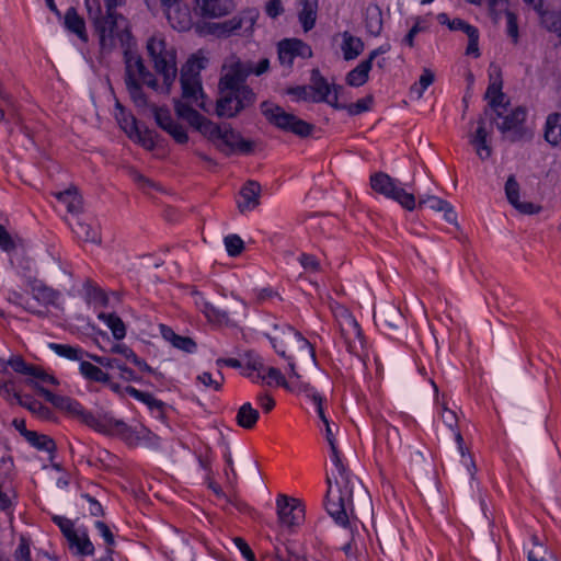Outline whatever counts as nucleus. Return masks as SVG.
<instances>
[{
	"mask_svg": "<svg viewBox=\"0 0 561 561\" xmlns=\"http://www.w3.org/2000/svg\"><path fill=\"white\" fill-rule=\"evenodd\" d=\"M179 116L188 125L210 140L215 147L226 156L234 153L249 154L254 149V142L245 139L228 124H218L213 117L232 118L239 114L241 107H178Z\"/></svg>",
	"mask_w": 561,
	"mask_h": 561,
	"instance_id": "nucleus-2",
	"label": "nucleus"
},
{
	"mask_svg": "<svg viewBox=\"0 0 561 561\" xmlns=\"http://www.w3.org/2000/svg\"><path fill=\"white\" fill-rule=\"evenodd\" d=\"M196 12L209 19H217L230 14L236 4L232 0H194Z\"/></svg>",
	"mask_w": 561,
	"mask_h": 561,
	"instance_id": "nucleus-21",
	"label": "nucleus"
},
{
	"mask_svg": "<svg viewBox=\"0 0 561 561\" xmlns=\"http://www.w3.org/2000/svg\"><path fill=\"white\" fill-rule=\"evenodd\" d=\"M266 335L277 355L287 362L291 379H300L297 364L308 368L317 365L311 343L295 328L275 324Z\"/></svg>",
	"mask_w": 561,
	"mask_h": 561,
	"instance_id": "nucleus-6",
	"label": "nucleus"
},
{
	"mask_svg": "<svg viewBox=\"0 0 561 561\" xmlns=\"http://www.w3.org/2000/svg\"><path fill=\"white\" fill-rule=\"evenodd\" d=\"M312 56V50L309 45L297 38L283 39L278 44V59L279 62L290 68L296 57L309 58Z\"/></svg>",
	"mask_w": 561,
	"mask_h": 561,
	"instance_id": "nucleus-20",
	"label": "nucleus"
},
{
	"mask_svg": "<svg viewBox=\"0 0 561 561\" xmlns=\"http://www.w3.org/2000/svg\"><path fill=\"white\" fill-rule=\"evenodd\" d=\"M505 194L510 204L520 214L534 215L541 210V206L539 205L531 202L519 201V184L514 175H510L505 183Z\"/></svg>",
	"mask_w": 561,
	"mask_h": 561,
	"instance_id": "nucleus-22",
	"label": "nucleus"
},
{
	"mask_svg": "<svg viewBox=\"0 0 561 561\" xmlns=\"http://www.w3.org/2000/svg\"><path fill=\"white\" fill-rule=\"evenodd\" d=\"M83 423L91 428L107 435H118L128 440L131 436L129 426L122 420L115 419L110 413L94 415L83 414Z\"/></svg>",
	"mask_w": 561,
	"mask_h": 561,
	"instance_id": "nucleus-16",
	"label": "nucleus"
},
{
	"mask_svg": "<svg viewBox=\"0 0 561 561\" xmlns=\"http://www.w3.org/2000/svg\"><path fill=\"white\" fill-rule=\"evenodd\" d=\"M174 108L175 112L173 114L170 107H153V116L158 126L167 131L176 142L186 144L188 136L176 121V118H181L178 114L179 108ZM182 119L184 118L182 117Z\"/></svg>",
	"mask_w": 561,
	"mask_h": 561,
	"instance_id": "nucleus-17",
	"label": "nucleus"
},
{
	"mask_svg": "<svg viewBox=\"0 0 561 561\" xmlns=\"http://www.w3.org/2000/svg\"><path fill=\"white\" fill-rule=\"evenodd\" d=\"M206 59L193 55L182 66L180 72L181 102L176 105H205V92L202 85L201 71Z\"/></svg>",
	"mask_w": 561,
	"mask_h": 561,
	"instance_id": "nucleus-9",
	"label": "nucleus"
},
{
	"mask_svg": "<svg viewBox=\"0 0 561 561\" xmlns=\"http://www.w3.org/2000/svg\"><path fill=\"white\" fill-rule=\"evenodd\" d=\"M131 35L125 38L124 42L119 41L124 49L125 61V84L126 89L135 103L144 100L142 85L159 92L161 85L158 83L157 78L150 72L144 64L141 56L131 47Z\"/></svg>",
	"mask_w": 561,
	"mask_h": 561,
	"instance_id": "nucleus-7",
	"label": "nucleus"
},
{
	"mask_svg": "<svg viewBox=\"0 0 561 561\" xmlns=\"http://www.w3.org/2000/svg\"><path fill=\"white\" fill-rule=\"evenodd\" d=\"M114 116L129 139L147 150H152L156 147L153 133L147 128H141L136 117L127 111V107H116Z\"/></svg>",
	"mask_w": 561,
	"mask_h": 561,
	"instance_id": "nucleus-13",
	"label": "nucleus"
},
{
	"mask_svg": "<svg viewBox=\"0 0 561 561\" xmlns=\"http://www.w3.org/2000/svg\"><path fill=\"white\" fill-rule=\"evenodd\" d=\"M31 294L34 300H36L42 306H58V301L60 298V293L48 287L43 282L34 279L30 282Z\"/></svg>",
	"mask_w": 561,
	"mask_h": 561,
	"instance_id": "nucleus-26",
	"label": "nucleus"
},
{
	"mask_svg": "<svg viewBox=\"0 0 561 561\" xmlns=\"http://www.w3.org/2000/svg\"><path fill=\"white\" fill-rule=\"evenodd\" d=\"M89 16L94 21L102 54L111 53L117 38L124 42L129 38L125 18L116 9L125 4V0H84Z\"/></svg>",
	"mask_w": 561,
	"mask_h": 561,
	"instance_id": "nucleus-5",
	"label": "nucleus"
},
{
	"mask_svg": "<svg viewBox=\"0 0 561 561\" xmlns=\"http://www.w3.org/2000/svg\"><path fill=\"white\" fill-rule=\"evenodd\" d=\"M365 27L373 36L380 35L382 31V12L379 5L369 3L365 9Z\"/></svg>",
	"mask_w": 561,
	"mask_h": 561,
	"instance_id": "nucleus-35",
	"label": "nucleus"
},
{
	"mask_svg": "<svg viewBox=\"0 0 561 561\" xmlns=\"http://www.w3.org/2000/svg\"><path fill=\"white\" fill-rule=\"evenodd\" d=\"M27 377H30V379L27 380V382L30 385H32L34 388H36V390L39 392V388H42L38 383L42 382V383H48V385H57L58 381L57 379L48 374L45 369H43L42 367L39 366H36V365H33Z\"/></svg>",
	"mask_w": 561,
	"mask_h": 561,
	"instance_id": "nucleus-47",
	"label": "nucleus"
},
{
	"mask_svg": "<svg viewBox=\"0 0 561 561\" xmlns=\"http://www.w3.org/2000/svg\"><path fill=\"white\" fill-rule=\"evenodd\" d=\"M55 197L62 203L69 213H78L82 207V198L78 194L77 188L70 187L62 192L54 194Z\"/></svg>",
	"mask_w": 561,
	"mask_h": 561,
	"instance_id": "nucleus-43",
	"label": "nucleus"
},
{
	"mask_svg": "<svg viewBox=\"0 0 561 561\" xmlns=\"http://www.w3.org/2000/svg\"><path fill=\"white\" fill-rule=\"evenodd\" d=\"M197 380L203 383L207 388H213L214 390H220L222 383H224V375L220 370H217L216 374L210 373H202L197 376Z\"/></svg>",
	"mask_w": 561,
	"mask_h": 561,
	"instance_id": "nucleus-52",
	"label": "nucleus"
},
{
	"mask_svg": "<svg viewBox=\"0 0 561 561\" xmlns=\"http://www.w3.org/2000/svg\"><path fill=\"white\" fill-rule=\"evenodd\" d=\"M263 374L265 375V379H268V385L275 382L277 386H282L289 391H300L305 385L304 382L300 381V379H295L289 382L286 381L280 370L275 367H265V371Z\"/></svg>",
	"mask_w": 561,
	"mask_h": 561,
	"instance_id": "nucleus-38",
	"label": "nucleus"
},
{
	"mask_svg": "<svg viewBox=\"0 0 561 561\" xmlns=\"http://www.w3.org/2000/svg\"><path fill=\"white\" fill-rule=\"evenodd\" d=\"M226 250L230 256L239 255L244 249V242L238 234H229L224 240Z\"/></svg>",
	"mask_w": 561,
	"mask_h": 561,
	"instance_id": "nucleus-53",
	"label": "nucleus"
},
{
	"mask_svg": "<svg viewBox=\"0 0 561 561\" xmlns=\"http://www.w3.org/2000/svg\"><path fill=\"white\" fill-rule=\"evenodd\" d=\"M468 46H467V49H466V54L467 55H472L474 57H479L480 56V50H479V31H474L472 32L471 34L468 35Z\"/></svg>",
	"mask_w": 561,
	"mask_h": 561,
	"instance_id": "nucleus-62",
	"label": "nucleus"
},
{
	"mask_svg": "<svg viewBox=\"0 0 561 561\" xmlns=\"http://www.w3.org/2000/svg\"><path fill=\"white\" fill-rule=\"evenodd\" d=\"M23 300H24L23 295L18 293V291H15V290L10 291L9 295H8V301L9 302L18 305V306H23L25 310H27L28 312H32L34 314H37V316H43L44 314L43 311L34 309L31 304L23 305Z\"/></svg>",
	"mask_w": 561,
	"mask_h": 561,
	"instance_id": "nucleus-58",
	"label": "nucleus"
},
{
	"mask_svg": "<svg viewBox=\"0 0 561 561\" xmlns=\"http://www.w3.org/2000/svg\"><path fill=\"white\" fill-rule=\"evenodd\" d=\"M263 115L275 127L302 138L310 136L314 130L312 124L285 112L284 107H264Z\"/></svg>",
	"mask_w": 561,
	"mask_h": 561,
	"instance_id": "nucleus-12",
	"label": "nucleus"
},
{
	"mask_svg": "<svg viewBox=\"0 0 561 561\" xmlns=\"http://www.w3.org/2000/svg\"><path fill=\"white\" fill-rule=\"evenodd\" d=\"M16 247L15 241L10 236V233L5 230V228L0 225V249L10 252L14 250Z\"/></svg>",
	"mask_w": 561,
	"mask_h": 561,
	"instance_id": "nucleus-61",
	"label": "nucleus"
},
{
	"mask_svg": "<svg viewBox=\"0 0 561 561\" xmlns=\"http://www.w3.org/2000/svg\"><path fill=\"white\" fill-rule=\"evenodd\" d=\"M14 560L15 561H32L30 545L26 541V539L21 538L20 543L14 552Z\"/></svg>",
	"mask_w": 561,
	"mask_h": 561,
	"instance_id": "nucleus-59",
	"label": "nucleus"
},
{
	"mask_svg": "<svg viewBox=\"0 0 561 561\" xmlns=\"http://www.w3.org/2000/svg\"><path fill=\"white\" fill-rule=\"evenodd\" d=\"M39 394L43 396L48 402L54 404L56 408L67 411L72 415H78L82 422L83 414H90V412L83 410L79 402L68 397L57 396L45 388H39Z\"/></svg>",
	"mask_w": 561,
	"mask_h": 561,
	"instance_id": "nucleus-24",
	"label": "nucleus"
},
{
	"mask_svg": "<svg viewBox=\"0 0 561 561\" xmlns=\"http://www.w3.org/2000/svg\"><path fill=\"white\" fill-rule=\"evenodd\" d=\"M370 187L378 194L396 201L404 209L413 210L416 207L414 194L408 193L399 180L391 178L385 172H376L370 175Z\"/></svg>",
	"mask_w": 561,
	"mask_h": 561,
	"instance_id": "nucleus-11",
	"label": "nucleus"
},
{
	"mask_svg": "<svg viewBox=\"0 0 561 561\" xmlns=\"http://www.w3.org/2000/svg\"><path fill=\"white\" fill-rule=\"evenodd\" d=\"M153 68L163 79L160 93L169 94L178 75L176 49L162 34H153L146 45Z\"/></svg>",
	"mask_w": 561,
	"mask_h": 561,
	"instance_id": "nucleus-8",
	"label": "nucleus"
},
{
	"mask_svg": "<svg viewBox=\"0 0 561 561\" xmlns=\"http://www.w3.org/2000/svg\"><path fill=\"white\" fill-rule=\"evenodd\" d=\"M165 12L168 21L174 30L184 32L191 28L192 19L187 8H180L178 4Z\"/></svg>",
	"mask_w": 561,
	"mask_h": 561,
	"instance_id": "nucleus-34",
	"label": "nucleus"
},
{
	"mask_svg": "<svg viewBox=\"0 0 561 561\" xmlns=\"http://www.w3.org/2000/svg\"><path fill=\"white\" fill-rule=\"evenodd\" d=\"M81 375L91 380L96 382H108L110 375L104 373L100 367L93 365L90 362L81 360L79 366Z\"/></svg>",
	"mask_w": 561,
	"mask_h": 561,
	"instance_id": "nucleus-46",
	"label": "nucleus"
},
{
	"mask_svg": "<svg viewBox=\"0 0 561 561\" xmlns=\"http://www.w3.org/2000/svg\"><path fill=\"white\" fill-rule=\"evenodd\" d=\"M201 310L206 318L216 323H227L229 321L228 311L221 310L208 301H203Z\"/></svg>",
	"mask_w": 561,
	"mask_h": 561,
	"instance_id": "nucleus-50",
	"label": "nucleus"
},
{
	"mask_svg": "<svg viewBox=\"0 0 561 561\" xmlns=\"http://www.w3.org/2000/svg\"><path fill=\"white\" fill-rule=\"evenodd\" d=\"M270 68L267 58L261 59L256 65L252 61H242L237 56H230L221 69L218 83L219 98L216 105H249L255 102L254 91L245 83L247 78L254 73L261 76Z\"/></svg>",
	"mask_w": 561,
	"mask_h": 561,
	"instance_id": "nucleus-3",
	"label": "nucleus"
},
{
	"mask_svg": "<svg viewBox=\"0 0 561 561\" xmlns=\"http://www.w3.org/2000/svg\"><path fill=\"white\" fill-rule=\"evenodd\" d=\"M341 36V50L345 60H353L364 51L365 45L360 37L354 36L347 31L343 32Z\"/></svg>",
	"mask_w": 561,
	"mask_h": 561,
	"instance_id": "nucleus-29",
	"label": "nucleus"
},
{
	"mask_svg": "<svg viewBox=\"0 0 561 561\" xmlns=\"http://www.w3.org/2000/svg\"><path fill=\"white\" fill-rule=\"evenodd\" d=\"M330 448L331 460L339 476L335 477V486L332 485L331 478L327 477L325 508L337 525L347 527L350 513L353 512V495L366 499V490L356 477L347 472L342 463L336 444L330 445Z\"/></svg>",
	"mask_w": 561,
	"mask_h": 561,
	"instance_id": "nucleus-4",
	"label": "nucleus"
},
{
	"mask_svg": "<svg viewBox=\"0 0 561 561\" xmlns=\"http://www.w3.org/2000/svg\"><path fill=\"white\" fill-rule=\"evenodd\" d=\"M68 546L76 554L91 556L94 552V546L85 531L76 530L68 538Z\"/></svg>",
	"mask_w": 561,
	"mask_h": 561,
	"instance_id": "nucleus-32",
	"label": "nucleus"
},
{
	"mask_svg": "<svg viewBox=\"0 0 561 561\" xmlns=\"http://www.w3.org/2000/svg\"><path fill=\"white\" fill-rule=\"evenodd\" d=\"M506 32L507 35L512 38L513 43L516 44L518 42V24L516 15L506 11Z\"/></svg>",
	"mask_w": 561,
	"mask_h": 561,
	"instance_id": "nucleus-57",
	"label": "nucleus"
},
{
	"mask_svg": "<svg viewBox=\"0 0 561 561\" xmlns=\"http://www.w3.org/2000/svg\"><path fill=\"white\" fill-rule=\"evenodd\" d=\"M419 207H427L436 211H444V217L448 222H456L457 216L453 207L449 203L439 197L432 195L421 196L419 199Z\"/></svg>",
	"mask_w": 561,
	"mask_h": 561,
	"instance_id": "nucleus-31",
	"label": "nucleus"
},
{
	"mask_svg": "<svg viewBox=\"0 0 561 561\" xmlns=\"http://www.w3.org/2000/svg\"><path fill=\"white\" fill-rule=\"evenodd\" d=\"M53 520L59 526L66 539L76 531L72 522L66 517L54 516Z\"/></svg>",
	"mask_w": 561,
	"mask_h": 561,
	"instance_id": "nucleus-64",
	"label": "nucleus"
},
{
	"mask_svg": "<svg viewBox=\"0 0 561 561\" xmlns=\"http://www.w3.org/2000/svg\"><path fill=\"white\" fill-rule=\"evenodd\" d=\"M48 347L58 356L72 362H81L84 357H89L92 354L87 353L79 346H72L69 344L49 343Z\"/></svg>",
	"mask_w": 561,
	"mask_h": 561,
	"instance_id": "nucleus-37",
	"label": "nucleus"
},
{
	"mask_svg": "<svg viewBox=\"0 0 561 561\" xmlns=\"http://www.w3.org/2000/svg\"><path fill=\"white\" fill-rule=\"evenodd\" d=\"M373 64L370 60L365 59L360 61L354 69L346 75V82L351 87H362L368 80L369 71L371 70Z\"/></svg>",
	"mask_w": 561,
	"mask_h": 561,
	"instance_id": "nucleus-40",
	"label": "nucleus"
},
{
	"mask_svg": "<svg viewBox=\"0 0 561 561\" xmlns=\"http://www.w3.org/2000/svg\"><path fill=\"white\" fill-rule=\"evenodd\" d=\"M337 322L341 336L348 353L362 357L365 352V340L355 318L346 309H343L337 318Z\"/></svg>",
	"mask_w": 561,
	"mask_h": 561,
	"instance_id": "nucleus-14",
	"label": "nucleus"
},
{
	"mask_svg": "<svg viewBox=\"0 0 561 561\" xmlns=\"http://www.w3.org/2000/svg\"><path fill=\"white\" fill-rule=\"evenodd\" d=\"M11 462L4 458L0 465V508L7 510L11 505L12 499L15 497V490L12 479L9 474Z\"/></svg>",
	"mask_w": 561,
	"mask_h": 561,
	"instance_id": "nucleus-23",
	"label": "nucleus"
},
{
	"mask_svg": "<svg viewBox=\"0 0 561 561\" xmlns=\"http://www.w3.org/2000/svg\"><path fill=\"white\" fill-rule=\"evenodd\" d=\"M124 390L134 399L145 403L150 409V411L157 412L159 417L163 416V409L165 404L161 400L156 399L149 392H142L131 386L125 387Z\"/></svg>",
	"mask_w": 561,
	"mask_h": 561,
	"instance_id": "nucleus-36",
	"label": "nucleus"
},
{
	"mask_svg": "<svg viewBox=\"0 0 561 561\" xmlns=\"http://www.w3.org/2000/svg\"><path fill=\"white\" fill-rule=\"evenodd\" d=\"M0 396L8 401L16 400L19 404L24 405L20 394L15 391L12 381H5L0 385Z\"/></svg>",
	"mask_w": 561,
	"mask_h": 561,
	"instance_id": "nucleus-55",
	"label": "nucleus"
},
{
	"mask_svg": "<svg viewBox=\"0 0 561 561\" xmlns=\"http://www.w3.org/2000/svg\"><path fill=\"white\" fill-rule=\"evenodd\" d=\"M301 266L308 272H318L320 270V262L311 254H301L299 257Z\"/></svg>",
	"mask_w": 561,
	"mask_h": 561,
	"instance_id": "nucleus-60",
	"label": "nucleus"
},
{
	"mask_svg": "<svg viewBox=\"0 0 561 561\" xmlns=\"http://www.w3.org/2000/svg\"><path fill=\"white\" fill-rule=\"evenodd\" d=\"M442 420L443 422L454 432L456 442L458 444V448L461 455V463L466 468L468 476L471 481L476 480L477 466L474 463L471 455L467 454L463 448V438L458 428V417L457 414L449 410L447 407H443L442 410Z\"/></svg>",
	"mask_w": 561,
	"mask_h": 561,
	"instance_id": "nucleus-18",
	"label": "nucleus"
},
{
	"mask_svg": "<svg viewBox=\"0 0 561 561\" xmlns=\"http://www.w3.org/2000/svg\"><path fill=\"white\" fill-rule=\"evenodd\" d=\"M159 331L163 340L169 342L173 347L190 354L196 351L197 345L191 337L176 334L165 324H159Z\"/></svg>",
	"mask_w": 561,
	"mask_h": 561,
	"instance_id": "nucleus-28",
	"label": "nucleus"
},
{
	"mask_svg": "<svg viewBox=\"0 0 561 561\" xmlns=\"http://www.w3.org/2000/svg\"><path fill=\"white\" fill-rule=\"evenodd\" d=\"M541 23L549 31L557 34L561 44V13L560 12H540Z\"/></svg>",
	"mask_w": 561,
	"mask_h": 561,
	"instance_id": "nucleus-49",
	"label": "nucleus"
},
{
	"mask_svg": "<svg viewBox=\"0 0 561 561\" xmlns=\"http://www.w3.org/2000/svg\"><path fill=\"white\" fill-rule=\"evenodd\" d=\"M276 505L278 520L282 526L293 528L302 522L305 512L302 506L295 499L279 495Z\"/></svg>",
	"mask_w": 561,
	"mask_h": 561,
	"instance_id": "nucleus-19",
	"label": "nucleus"
},
{
	"mask_svg": "<svg viewBox=\"0 0 561 561\" xmlns=\"http://www.w3.org/2000/svg\"><path fill=\"white\" fill-rule=\"evenodd\" d=\"M306 393V396L313 402L316 405L317 414L319 419L322 421L324 425H328L329 420L325 416L324 410H323V399L320 394H318L312 387H310L308 383L304 385L302 389L300 390Z\"/></svg>",
	"mask_w": 561,
	"mask_h": 561,
	"instance_id": "nucleus-51",
	"label": "nucleus"
},
{
	"mask_svg": "<svg viewBox=\"0 0 561 561\" xmlns=\"http://www.w3.org/2000/svg\"><path fill=\"white\" fill-rule=\"evenodd\" d=\"M490 83L485 91L488 105H503L504 93L502 92V78L499 67L491 66L489 70Z\"/></svg>",
	"mask_w": 561,
	"mask_h": 561,
	"instance_id": "nucleus-27",
	"label": "nucleus"
},
{
	"mask_svg": "<svg viewBox=\"0 0 561 561\" xmlns=\"http://www.w3.org/2000/svg\"><path fill=\"white\" fill-rule=\"evenodd\" d=\"M342 87L330 85L327 80L320 76L318 70H313L311 75V85L297 87L289 90V93L297 95L294 101H312L317 103H328L329 105H337L339 92Z\"/></svg>",
	"mask_w": 561,
	"mask_h": 561,
	"instance_id": "nucleus-10",
	"label": "nucleus"
},
{
	"mask_svg": "<svg viewBox=\"0 0 561 561\" xmlns=\"http://www.w3.org/2000/svg\"><path fill=\"white\" fill-rule=\"evenodd\" d=\"M243 369L244 375L248 377L265 380V375L263 374L265 371V365L259 355L247 353L243 359Z\"/></svg>",
	"mask_w": 561,
	"mask_h": 561,
	"instance_id": "nucleus-41",
	"label": "nucleus"
},
{
	"mask_svg": "<svg viewBox=\"0 0 561 561\" xmlns=\"http://www.w3.org/2000/svg\"><path fill=\"white\" fill-rule=\"evenodd\" d=\"M260 413L251 403H243L237 413L236 421L239 426L245 430L253 428L259 420Z\"/></svg>",
	"mask_w": 561,
	"mask_h": 561,
	"instance_id": "nucleus-42",
	"label": "nucleus"
},
{
	"mask_svg": "<svg viewBox=\"0 0 561 561\" xmlns=\"http://www.w3.org/2000/svg\"><path fill=\"white\" fill-rule=\"evenodd\" d=\"M64 25L69 32L76 34L83 43L88 42L85 22L83 18L78 14L75 8H69L66 11Z\"/></svg>",
	"mask_w": 561,
	"mask_h": 561,
	"instance_id": "nucleus-33",
	"label": "nucleus"
},
{
	"mask_svg": "<svg viewBox=\"0 0 561 561\" xmlns=\"http://www.w3.org/2000/svg\"><path fill=\"white\" fill-rule=\"evenodd\" d=\"M8 365L15 371V373H19V374H22L24 376H27L31 368H32V364H27L21 356H11L9 359H8Z\"/></svg>",
	"mask_w": 561,
	"mask_h": 561,
	"instance_id": "nucleus-56",
	"label": "nucleus"
},
{
	"mask_svg": "<svg viewBox=\"0 0 561 561\" xmlns=\"http://www.w3.org/2000/svg\"><path fill=\"white\" fill-rule=\"evenodd\" d=\"M511 142L529 140L533 129L528 124L526 107H484L469 123L467 138L481 161L493 154V128Z\"/></svg>",
	"mask_w": 561,
	"mask_h": 561,
	"instance_id": "nucleus-1",
	"label": "nucleus"
},
{
	"mask_svg": "<svg viewBox=\"0 0 561 561\" xmlns=\"http://www.w3.org/2000/svg\"><path fill=\"white\" fill-rule=\"evenodd\" d=\"M449 30L461 31L465 34H467V36H468L469 34L477 31L478 28L461 19H454V20H451V22L449 24Z\"/></svg>",
	"mask_w": 561,
	"mask_h": 561,
	"instance_id": "nucleus-63",
	"label": "nucleus"
},
{
	"mask_svg": "<svg viewBox=\"0 0 561 561\" xmlns=\"http://www.w3.org/2000/svg\"><path fill=\"white\" fill-rule=\"evenodd\" d=\"M261 185L255 181L247 182L240 191L238 208L241 213L251 211L260 204Z\"/></svg>",
	"mask_w": 561,
	"mask_h": 561,
	"instance_id": "nucleus-25",
	"label": "nucleus"
},
{
	"mask_svg": "<svg viewBox=\"0 0 561 561\" xmlns=\"http://www.w3.org/2000/svg\"><path fill=\"white\" fill-rule=\"evenodd\" d=\"M299 12L298 19L305 32H309L316 25L318 0H298Z\"/></svg>",
	"mask_w": 561,
	"mask_h": 561,
	"instance_id": "nucleus-30",
	"label": "nucleus"
},
{
	"mask_svg": "<svg viewBox=\"0 0 561 561\" xmlns=\"http://www.w3.org/2000/svg\"><path fill=\"white\" fill-rule=\"evenodd\" d=\"M257 18L259 12L255 9H247L230 20L209 24L208 33L220 37L230 36L241 28H244L245 32H252Z\"/></svg>",
	"mask_w": 561,
	"mask_h": 561,
	"instance_id": "nucleus-15",
	"label": "nucleus"
},
{
	"mask_svg": "<svg viewBox=\"0 0 561 561\" xmlns=\"http://www.w3.org/2000/svg\"><path fill=\"white\" fill-rule=\"evenodd\" d=\"M545 139L552 146L561 142V114L552 113L547 117Z\"/></svg>",
	"mask_w": 561,
	"mask_h": 561,
	"instance_id": "nucleus-39",
	"label": "nucleus"
},
{
	"mask_svg": "<svg viewBox=\"0 0 561 561\" xmlns=\"http://www.w3.org/2000/svg\"><path fill=\"white\" fill-rule=\"evenodd\" d=\"M433 81L434 73L428 69H424L419 79V82L411 88V92L416 93L417 96H421L424 90L427 89L433 83Z\"/></svg>",
	"mask_w": 561,
	"mask_h": 561,
	"instance_id": "nucleus-54",
	"label": "nucleus"
},
{
	"mask_svg": "<svg viewBox=\"0 0 561 561\" xmlns=\"http://www.w3.org/2000/svg\"><path fill=\"white\" fill-rule=\"evenodd\" d=\"M25 438L32 446L39 450L51 453L56 449V444L50 437L34 431L25 433Z\"/></svg>",
	"mask_w": 561,
	"mask_h": 561,
	"instance_id": "nucleus-48",
	"label": "nucleus"
},
{
	"mask_svg": "<svg viewBox=\"0 0 561 561\" xmlns=\"http://www.w3.org/2000/svg\"><path fill=\"white\" fill-rule=\"evenodd\" d=\"M72 230L77 238L82 241L92 243L101 242V233L98 226H92L91 224L79 220Z\"/></svg>",
	"mask_w": 561,
	"mask_h": 561,
	"instance_id": "nucleus-44",
	"label": "nucleus"
},
{
	"mask_svg": "<svg viewBox=\"0 0 561 561\" xmlns=\"http://www.w3.org/2000/svg\"><path fill=\"white\" fill-rule=\"evenodd\" d=\"M99 319L108 327L116 340H122L125 337L126 327L118 316L115 313L102 312L99 314Z\"/></svg>",
	"mask_w": 561,
	"mask_h": 561,
	"instance_id": "nucleus-45",
	"label": "nucleus"
}]
</instances>
